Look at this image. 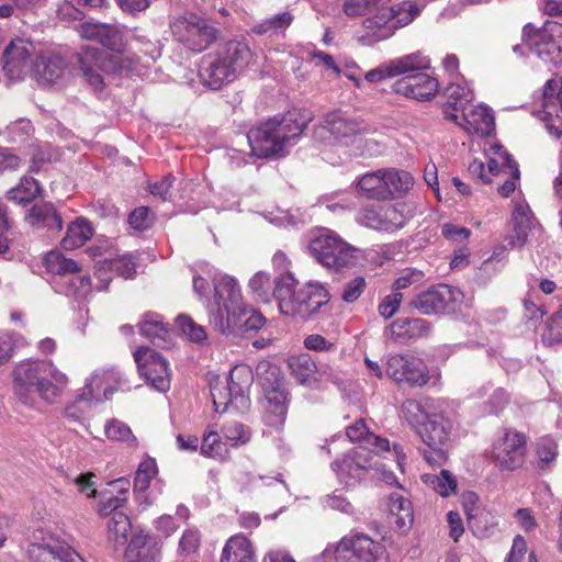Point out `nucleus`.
Wrapping results in <instances>:
<instances>
[{
	"instance_id": "nucleus-46",
	"label": "nucleus",
	"mask_w": 562,
	"mask_h": 562,
	"mask_svg": "<svg viewBox=\"0 0 562 562\" xmlns=\"http://www.w3.org/2000/svg\"><path fill=\"white\" fill-rule=\"evenodd\" d=\"M385 187L387 189V200L400 196L409 191L414 184L409 172L394 168L383 169Z\"/></svg>"
},
{
	"instance_id": "nucleus-7",
	"label": "nucleus",
	"mask_w": 562,
	"mask_h": 562,
	"mask_svg": "<svg viewBox=\"0 0 562 562\" xmlns=\"http://www.w3.org/2000/svg\"><path fill=\"white\" fill-rule=\"evenodd\" d=\"M252 380L250 368L244 364L235 366L225 380H212L210 389L215 411L224 413L232 406L237 412H246L250 406L248 393Z\"/></svg>"
},
{
	"instance_id": "nucleus-51",
	"label": "nucleus",
	"mask_w": 562,
	"mask_h": 562,
	"mask_svg": "<svg viewBox=\"0 0 562 562\" xmlns=\"http://www.w3.org/2000/svg\"><path fill=\"white\" fill-rule=\"evenodd\" d=\"M44 266L48 272L56 274V277H65L81 271L80 266L75 260L66 258L59 251L47 252L44 257Z\"/></svg>"
},
{
	"instance_id": "nucleus-31",
	"label": "nucleus",
	"mask_w": 562,
	"mask_h": 562,
	"mask_svg": "<svg viewBox=\"0 0 562 562\" xmlns=\"http://www.w3.org/2000/svg\"><path fill=\"white\" fill-rule=\"evenodd\" d=\"M82 38L100 43L113 52H123L128 44L124 33L116 26L103 23L86 22L79 26Z\"/></svg>"
},
{
	"instance_id": "nucleus-3",
	"label": "nucleus",
	"mask_w": 562,
	"mask_h": 562,
	"mask_svg": "<svg viewBox=\"0 0 562 562\" xmlns=\"http://www.w3.org/2000/svg\"><path fill=\"white\" fill-rule=\"evenodd\" d=\"M12 389L24 404L35 396L55 403L68 386L69 379L52 360L29 358L16 362L12 370Z\"/></svg>"
},
{
	"instance_id": "nucleus-8",
	"label": "nucleus",
	"mask_w": 562,
	"mask_h": 562,
	"mask_svg": "<svg viewBox=\"0 0 562 562\" xmlns=\"http://www.w3.org/2000/svg\"><path fill=\"white\" fill-rule=\"evenodd\" d=\"M420 12L413 1H405L395 7H382L379 11L363 20L362 40L372 45L394 35L400 27L409 24Z\"/></svg>"
},
{
	"instance_id": "nucleus-19",
	"label": "nucleus",
	"mask_w": 562,
	"mask_h": 562,
	"mask_svg": "<svg viewBox=\"0 0 562 562\" xmlns=\"http://www.w3.org/2000/svg\"><path fill=\"white\" fill-rule=\"evenodd\" d=\"M176 38L190 50L200 53L216 38L217 31L198 16L177 21L172 26Z\"/></svg>"
},
{
	"instance_id": "nucleus-25",
	"label": "nucleus",
	"mask_w": 562,
	"mask_h": 562,
	"mask_svg": "<svg viewBox=\"0 0 562 562\" xmlns=\"http://www.w3.org/2000/svg\"><path fill=\"white\" fill-rule=\"evenodd\" d=\"M526 453V437L514 430H507L493 445V459L502 470L519 468Z\"/></svg>"
},
{
	"instance_id": "nucleus-15",
	"label": "nucleus",
	"mask_w": 562,
	"mask_h": 562,
	"mask_svg": "<svg viewBox=\"0 0 562 562\" xmlns=\"http://www.w3.org/2000/svg\"><path fill=\"white\" fill-rule=\"evenodd\" d=\"M405 204H394L385 207L367 206L361 209L356 221L370 229L394 233L403 228L408 220Z\"/></svg>"
},
{
	"instance_id": "nucleus-41",
	"label": "nucleus",
	"mask_w": 562,
	"mask_h": 562,
	"mask_svg": "<svg viewBox=\"0 0 562 562\" xmlns=\"http://www.w3.org/2000/svg\"><path fill=\"white\" fill-rule=\"evenodd\" d=\"M513 222L516 235L510 237L509 244L521 247L527 239L528 231L532 226V215L529 205L525 201H515Z\"/></svg>"
},
{
	"instance_id": "nucleus-64",
	"label": "nucleus",
	"mask_w": 562,
	"mask_h": 562,
	"mask_svg": "<svg viewBox=\"0 0 562 562\" xmlns=\"http://www.w3.org/2000/svg\"><path fill=\"white\" fill-rule=\"evenodd\" d=\"M292 21L293 16L290 12H281L262 21L260 24L255 26V31L259 34L277 32L288 27Z\"/></svg>"
},
{
	"instance_id": "nucleus-9",
	"label": "nucleus",
	"mask_w": 562,
	"mask_h": 562,
	"mask_svg": "<svg viewBox=\"0 0 562 562\" xmlns=\"http://www.w3.org/2000/svg\"><path fill=\"white\" fill-rule=\"evenodd\" d=\"M311 255L322 266L340 270L355 267L360 260V250L344 241L336 233L324 229L315 236L308 246Z\"/></svg>"
},
{
	"instance_id": "nucleus-20",
	"label": "nucleus",
	"mask_w": 562,
	"mask_h": 562,
	"mask_svg": "<svg viewBox=\"0 0 562 562\" xmlns=\"http://www.w3.org/2000/svg\"><path fill=\"white\" fill-rule=\"evenodd\" d=\"M375 456L367 447L359 446L346 454L342 460H335L331 463V469L340 482L352 485L361 480L368 470L378 469Z\"/></svg>"
},
{
	"instance_id": "nucleus-29",
	"label": "nucleus",
	"mask_w": 562,
	"mask_h": 562,
	"mask_svg": "<svg viewBox=\"0 0 562 562\" xmlns=\"http://www.w3.org/2000/svg\"><path fill=\"white\" fill-rule=\"evenodd\" d=\"M30 562H81V558L66 542L52 536L27 549Z\"/></svg>"
},
{
	"instance_id": "nucleus-36",
	"label": "nucleus",
	"mask_w": 562,
	"mask_h": 562,
	"mask_svg": "<svg viewBox=\"0 0 562 562\" xmlns=\"http://www.w3.org/2000/svg\"><path fill=\"white\" fill-rule=\"evenodd\" d=\"M157 473L158 468L155 459L148 458L139 463L134 479V493L140 505L149 506L156 501L157 495L147 493V490Z\"/></svg>"
},
{
	"instance_id": "nucleus-33",
	"label": "nucleus",
	"mask_w": 562,
	"mask_h": 562,
	"mask_svg": "<svg viewBox=\"0 0 562 562\" xmlns=\"http://www.w3.org/2000/svg\"><path fill=\"white\" fill-rule=\"evenodd\" d=\"M457 124L469 134L481 137L488 136L494 131V116L491 109L477 104L470 110H464L459 115V123Z\"/></svg>"
},
{
	"instance_id": "nucleus-39",
	"label": "nucleus",
	"mask_w": 562,
	"mask_h": 562,
	"mask_svg": "<svg viewBox=\"0 0 562 562\" xmlns=\"http://www.w3.org/2000/svg\"><path fill=\"white\" fill-rule=\"evenodd\" d=\"M346 436L350 441H361L366 443L364 447L378 454L379 452H389L390 442L385 438H381L367 428V425L362 419L357 420L355 424L346 428Z\"/></svg>"
},
{
	"instance_id": "nucleus-30",
	"label": "nucleus",
	"mask_w": 562,
	"mask_h": 562,
	"mask_svg": "<svg viewBox=\"0 0 562 562\" xmlns=\"http://www.w3.org/2000/svg\"><path fill=\"white\" fill-rule=\"evenodd\" d=\"M120 373L113 369L97 370L87 379L85 386L77 395L78 402L89 403L110 398L114 384H120Z\"/></svg>"
},
{
	"instance_id": "nucleus-27",
	"label": "nucleus",
	"mask_w": 562,
	"mask_h": 562,
	"mask_svg": "<svg viewBox=\"0 0 562 562\" xmlns=\"http://www.w3.org/2000/svg\"><path fill=\"white\" fill-rule=\"evenodd\" d=\"M162 543L150 532L135 530L123 553L122 562H160Z\"/></svg>"
},
{
	"instance_id": "nucleus-44",
	"label": "nucleus",
	"mask_w": 562,
	"mask_h": 562,
	"mask_svg": "<svg viewBox=\"0 0 562 562\" xmlns=\"http://www.w3.org/2000/svg\"><path fill=\"white\" fill-rule=\"evenodd\" d=\"M358 191L368 199L387 200L383 169L362 175L357 181Z\"/></svg>"
},
{
	"instance_id": "nucleus-45",
	"label": "nucleus",
	"mask_w": 562,
	"mask_h": 562,
	"mask_svg": "<svg viewBox=\"0 0 562 562\" xmlns=\"http://www.w3.org/2000/svg\"><path fill=\"white\" fill-rule=\"evenodd\" d=\"M93 235L91 224L85 218H77L71 222L65 237L61 239V246L66 250H74L83 246Z\"/></svg>"
},
{
	"instance_id": "nucleus-2",
	"label": "nucleus",
	"mask_w": 562,
	"mask_h": 562,
	"mask_svg": "<svg viewBox=\"0 0 562 562\" xmlns=\"http://www.w3.org/2000/svg\"><path fill=\"white\" fill-rule=\"evenodd\" d=\"M214 295L207 304L211 325L224 335L258 330L265 325L259 312L245 305L235 279L216 273L213 277Z\"/></svg>"
},
{
	"instance_id": "nucleus-14",
	"label": "nucleus",
	"mask_w": 562,
	"mask_h": 562,
	"mask_svg": "<svg viewBox=\"0 0 562 562\" xmlns=\"http://www.w3.org/2000/svg\"><path fill=\"white\" fill-rule=\"evenodd\" d=\"M461 297L462 293L458 289L438 284L417 293L409 305L424 315H439L453 312Z\"/></svg>"
},
{
	"instance_id": "nucleus-12",
	"label": "nucleus",
	"mask_w": 562,
	"mask_h": 562,
	"mask_svg": "<svg viewBox=\"0 0 562 562\" xmlns=\"http://www.w3.org/2000/svg\"><path fill=\"white\" fill-rule=\"evenodd\" d=\"M336 553L339 562H389L385 547L360 532L342 538Z\"/></svg>"
},
{
	"instance_id": "nucleus-17",
	"label": "nucleus",
	"mask_w": 562,
	"mask_h": 562,
	"mask_svg": "<svg viewBox=\"0 0 562 562\" xmlns=\"http://www.w3.org/2000/svg\"><path fill=\"white\" fill-rule=\"evenodd\" d=\"M33 78L42 88L60 89L71 80L68 61L56 54H42L33 64Z\"/></svg>"
},
{
	"instance_id": "nucleus-21",
	"label": "nucleus",
	"mask_w": 562,
	"mask_h": 562,
	"mask_svg": "<svg viewBox=\"0 0 562 562\" xmlns=\"http://www.w3.org/2000/svg\"><path fill=\"white\" fill-rule=\"evenodd\" d=\"M386 374L395 382L409 386H423L429 381V373L424 361L408 355L389 357Z\"/></svg>"
},
{
	"instance_id": "nucleus-58",
	"label": "nucleus",
	"mask_w": 562,
	"mask_h": 562,
	"mask_svg": "<svg viewBox=\"0 0 562 562\" xmlns=\"http://www.w3.org/2000/svg\"><path fill=\"white\" fill-rule=\"evenodd\" d=\"M557 442L552 437H542L536 445L537 464L540 469L549 467L557 457Z\"/></svg>"
},
{
	"instance_id": "nucleus-60",
	"label": "nucleus",
	"mask_w": 562,
	"mask_h": 562,
	"mask_svg": "<svg viewBox=\"0 0 562 562\" xmlns=\"http://www.w3.org/2000/svg\"><path fill=\"white\" fill-rule=\"evenodd\" d=\"M542 342L548 346L562 344V306L548 321Z\"/></svg>"
},
{
	"instance_id": "nucleus-11",
	"label": "nucleus",
	"mask_w": 562,
	"mask_h": 562,
	"mask_svg": "<svg viewBox=\"0 0 562 562\" xmlns=\"http://www.w3.org/2000/svg\"><path fill=\"white\" fill-rule=\"evenodd\" d=\"M531 31L533 27L530 24L524 27L529 49L546 63H562V24L546 22L542 29L535 30L533 35H530Z\"/></svg>"
},
{
	"instance_id": "nucleus-40",
	"label": "nucleus",
	"mask_w": 562,
	"mask_h": 562,
	"mask_svg": "<svg viewBox=\"0 0 562 562\" xmlns=\"http://www.w3.org/2000/svg\"><path fill=\"white\" fill-rule=\"evenodd\" d=\"M140 334L150 339L155 345L166 347L171 339V330L162 322L161 316L155 313H146L139 323Z\"/></svg>"
},
{
	"instance_id": "nucleus-16",
	"label": "nucleus",
	"mask_w": 562,
	"mask_h": 562,
	"mask_svg": "<svg viewBox=\"0 0 562 562\" xmlns=\"http://www.w3.org/2000/svg\"><path fill=\"white\" fill-rule=\"evenodd\" d=\"M258 371L270 373L274 379L273 381H270L269 378H265L262 381V386L268 402V423L272 426L282 425L288 412V392L283 382L279 379L280 369L276 366H271L270 363H261L258 367Z\"/></svg>"
},
{
	"instance_id": "nucleus-42",
	"label": "nucleus",
	"mask_w": 562,
	"mask_h": 562,
	"mask_svg": "<svg viewBox=\"0 0 562 562\" xmlns=\"http://www.w3.org/2000/svg\"><path fill=\"white\" fill-rule=\"evenodd\" d=\"M429 324L423 318H397L390 325L391 335L397 340L414 339L427 336Z\"/></svg>"
},
{
	"instance_id": "nucleus-53",
	"label": "nucleus",
	"mask_w": 562,
	"mask_h": 562,
	"mask_svg": "<svg viewBox=\"0 0 562 562\" xmlns=\"http://www.w3.org/2000/svg\"><path fill=\"white\" fill-rule=\"evenodd\" d=\"M227 443L221 440L216 431H207L204 434L201 442V453L209 458L225 460L227 457Z\"/></svg>"
},
{
	"instance_id": "nucleus-49",
	"label": "nucleus",
	"mask_w": 562,
	"mask_h": 562,
	"mask_svg": "<svg viewBox=\"0 0 562 562\" xmlns=\"http://www.w3.org/2000/svg\"><path fill=\"white\" fill-rule=\"evenodd\" d=\"M131 520L124 513H113L106 522L108 539L115 547L127 543L131 531Z\"/></svg>"
},
{
	"instance_id": "nucleus-43",
	"label": "nucleus",
	"mask_w": 562,
	"mask_h": 562,
	"mask_svg": "<svg viewBox=\"0 0 562 562\" xmlns=\"http://www.w3.org/2000/svg\"><path fill=\"white\" fill-rule=\"evenodd\" d=\"M26 222L32 226L47 227L48 229H61V218L53 204H34L25 216Z\"/></svg>"
},
{
	"instance_id": "nucleus-50",
	"label": "nucleus",
	"mask_w": 562,
	"mask_h": 562,
	"mask_svg": "<svg viewBox=\"0 0 562 562\" xmlns=\"http://www.w3.org/2000/svg\"><path fill=\"white\" fill-rule=\"evenodd\" d=\"M176 178L171 175L162 178L161 180L149 186V191L154 196L159 198L161 201H171L176 198L184 199L183 191L190 186L187 180H181L178 183V193L172 191Z\"/></svg>"
},
{
	"instance_id": "nucleus-23",
	"label": "nucleus",
	"mask_w": 562,
	"mask_h": 562,
	"mask_svg": "<svg viewBox=\"0 0 562 562\" xmlns=\"http://www.w3.org/2000/svg\"><path fill=\"white\" fill-rule=\"evenodd\" d=\"M367 130L364 123L346 112L333 111L325 115L323 123L318 126L316 135L323 137L329 133L335 142L349 145L355 138Z\"/></svg>"
},
{
	"instance_id": "nucleus-55",
	"label": "nucleus",
	"mask_w": 562,
	"mask_h": 562,
	"mask_svg": "<svg viewBox=\"0 0 562 562\" xmlns=\"http://www.w3.org/2000/svg\"><path fill=\"white\" fill-rule=\"evenodd\" d=\"M104 432L108 439L123 441L131 446H136L137 439L131 428L119 419H111L104 425Z\"/></svg>"
},
{
	"instance_id": "nucleus-63",
	"label": "nucleus",
	"mask_w": 562,
	"mask_h": 562,
	"mask_svg": "<svg viewBox=\"0 0 562 562\" xmlns=\"http://www.w3.org/2000/svg\"><path fill=\"white\" fill-rule=\"evenodd\" d=\"M105 265L109 269H113V271L125 279L132 278L136 273V265L131 255L106 258Z\"/></svg>"
},
{
	"instance_id": "nucleus-26",
	"label": "nucleus",
	"mask_w": 562,
	"mask_h": 562,
	"mask_svg": "<svg viewBox=\"0 0 562 562\" xmlns=\"http://www.w3.org/2000/svg\"><path fill=\"white\" fill-rule=\"evenodd\" d=\"M485 151L488 157V172L493 176H497L502 172L509 175V178L497 189L501 195L505 198L509 196L515 191L517 180H519L520 177L517 162L502 145L491 144Z\"/></svg>"
},
{
	"instance_id": "nucleus-13",
	"label": "nucleus",
	"mask_w": 562,
	"mask_h": 562,
	"mask_svg": "<svg viewBox=\"0 0 562 562\" xmlns=\"http://www.w3.org/2000/svg\"><path fill=\"white\" fill-rule=\"evenodd\" d=\"M430 68V59L422 52H415L401 57L389 59L369 70L364 79L370 83H379L389 78L413 76Z\"/></svg>"
},
{
	"instance_id": "nucleus-34",
	"label": "nucleus",
	"mask_w": 562,
	"mask_h": 562,
	"mask_svg": "<svg viewBox=\"0 0 562 562\" xmlns=\"http://www.w3.org/2000/svg\"><path fill=\"white\" fill-rule=\"evenodd\" d=\"M79 67L86 81L94 89L100 90L103 86L101 69H105V60L102 53L92 46H86L78 55Z\"/></svg>"
},
{
	"instance_id": "nucleus-57",
	"label": "nucleus",
	"mask_w": 562,
	"mask_h": 562,
	"mask_svg": "<svg viewBox=\"0 0 562 562\" xmlns=\"http://www.w3.org/2000/svg\"><path fill=\"white\" fill-rule=\"evenodd\" d=\"M114 484L120 485L121 495L119 496H109L103 497L99 503V514L102 516L113 515V513H119L117 509L123 506L126 502V496L124 491L127 490L130 483L125 479H119L114 482Z\"/></svg>"
},
{
	"instance_id": "nucleus-52",
	"label": "nucleus",
	"mask_w": 562,
	"mask_h": 562,
	"mask_svg": "<svg viewBox=\"0 0 562 562\" xmlns=\"http://www.w3.org/2000/svg\"><path fill=\"white\" fill-rule=\"evenodd\" d=\"M41 193L38 182L32 177H23L21 182L7 192V198L18 203H29Z\"/></svg>"
},
{
	"instance_id": "nucleus-38",
	"label": "nucleus",
	"mask_w": 562,
	"mask_h": 562,
	"mask_svg": "<svg viewBox=\"0 0 562 562\" xmlns=\"http://www.w3.org/2000/svg\"><path fill=\"white\" fill-rule=\"evenodd\" d=\"M221 562H256L249 539L241 533L232 536L224 546Z\"/></svg>"
},
{
	"instance_id": "nucleus-6",
	"label": "nucleus",
	"mask_w": 562,
	"mask_h": 562,
	"mask_svg": "<svg viewBox=\"0 0 562 562\" xmlns=\"http://www.w3.org/2000/svg\"><path fill=\"white\" fill-rule=\"evenodd\" d=\"M297 283L290 271L273 279L272 294L282 314L308 318L329 302V293L319 282H307L300 290Z\"/></svg>"
},
{
	"instance_id": "nucleus-28",
	"label": "nucleus",
	"mask_w": 562,
	"mask_h": 562,
	"mask_svg": "<svg viewBox=\"0 0 562 562\" xmlns=\"http://www.w3.org/2000/svg\"><path fill=\"white\" fill-rule=\"evenodd\" d=\"M438 90V80L425 72L402 77L392 85L394 93L417 101L431 100Z\"/></svg>"
},
{
	"instance_id": "nucleus-47",
	"label": "nucleus",
	"mask_w": 562,
	"mask_h": 562,
	"mask_svg": "<svg viewBox=\"0 0 562 562\" xmlns=\"http://www.w3.org/2000/svg\"><path fill=\"white\" fill-rule=\"evenodd\" d=\"M390 514L393 524L400 530H407L413 524V509L411 502L402 495L393 494L390 497Z\"/></svg>"
},
{
	"instance_id": "nucleus-18",
	"label": "nucleus",
	"mask_w": 562,
	"mask_h": 562,
	"mask_svg": "<svg viewBox=\"0 0 562 562\" xmlns=\"http://www.w3.org/2000/svg\"><path fill=\"white\" fill-rule=\"evenodd\" d=\"M539 119L554 137L562 135V78L547 80L540 100Z\"/></svg>"
},
{
	"instance_id": "nucleus-35",
	"label": "nucleus",
	"mask_w": 562,
	"mask_h": 562,
	"mask_svg": "<svg viewBox=\"0 0 562 562\" xmlns=\"http://www.w3.org/2000/svg\"><path fill=\"white\" fill-rule=\"evenodd\" d=\"M53 288L57 293L77 301L86 300L92 291L90 277L80 272L55 277Z\"/></svg>"
},
{
	"instance_id": "nucleus-5",
	"label": "nucleus",
	"mask_w": 562,
	"mask_h": 562,
	"mask_svg": "<svg viewBox=\"0 0 562 562\" xmlns=\"http://www.w3.org/2000/svg\"><path fill=\"white\" fill-rule=\"evenodd\" d=\"M252 52L244 40H231L201 59L199 77L203 86L218 90L235 81L251 64Z\"/></svg>"
},
{
	"instance_id": "nucleus-32",
	"label": "nucleus",
	"mask_w": 562,
	"mask_h": 562,
	"mask_svg": "<svg viewBox=\"0 0 562 562\" xmlns=\"http://www.w3.org/2000/svg\"><path fill=\"white\" fill-rule=\"evenodd\" d=\"M447 103L443 105V114L447 120L459 123L458 112L467 110V105L473 101L474 92L463 79L450 82L445 89Z\"/></svg>"
},
{
	"instance_id": "nucleus-61",
	"label": "nucleus",
	"mask_w": 562,
	"mask_h": 562,
	"mask_svg": "<svg viewBox=\"0 0 562 562\" xmlns=\"http://www.w3.org/2000/svg\"><path fill=\"white\" fill-rule=\"evenodd\" d=\"M385 0H344L342 12L348 18H357L370 13L379 3Z\"/></svg>"
},
{
	"instance_id": "nucleus-48",
	"label": "nucleus",
	"mask_w": 562,
	"mask_h": 562,
	"mask_svg": "<svg viewBox=\"0 0 562 562\" xmlns=\"http://www.w3.org/2000/svg\"><path fill=\"white\" fill-rule=\"evenodd\" d=\"M422 480L442 497H449L457 493L458 482L454 475L448 470H441L439 474L425 473L422 475Z\"/></svg>"
},
{
	"instance_id": "nucleus-24",
	"label": "nucleus",
	"mask_w": 562,
	"mask_h": 562,
	"mask_svg": "<svg viewBox=\"0 0 562 562\" xmlns=\"http://www.w3.org/2000/svg\"><path fill=\"white\" fill-rule=\"evenodd\" d=\"M32 42L16 37L13 38L2 53V69L11 81L24 79L31 65V56L34 53Z\"/></svg>"
},
{
	"instance_id": "nucleus-54",
	"label": "nucleus",
	"mask_w": 562,
	"mask_h": 562,
	"mask_svg": "<svg viewBox=\"0 0 562 562\" xmlns=\"http://www.w3.org/2000/svg\"><path fill=\"white\" fill-rule=\"evenodd\" d=\"M249 288L257 299L269 303L273 297V281L267 272L259 271L249 280Z\"/></svg>"
},
{
	"instance_id": "nucleus-56",
	"label": "nucleus",
	"mask_w": 562,
	"mask_h": 562,
	"mask_svg": "<svg viewBox=\"0 0 562 562\" xmlns=\"http://www.w3.org/2000/svg\"><path fill=\"white\" fill-rule=\"evenodd\" d=\"M226 443L231 447H239L250 441V430L241 423H227L223 427Z\"/></svg>"
},
{
	"instance_id": "nucleus-10",
	"label": "nucleus",
	"mask_w": 562,
	"mask_h": 562,
	"mask_svg": "<svg viewBox=\"0 0 562 562\" xmlns=\"http://www.w3.org/2000/svg\"><path fill=\"white\" fill-rule=\"evenodd\" d=\"M128 46L131 52L114 61V70L120 75L143 77L161 56L159 43L137 32L131 35Z\"/></svg>"
},
{
	"instance_id": "nucleus-4",
	"label": "nucleus",
	"mask_w": 562,
	"mask_h": 562,
	"mask_svg": "<svg viewBox=\"0 0 562 562\" xmlns=\"http://www.w3.org/2000/svg\"><path fill=\"white\" fill-rule=\"evenodd\" d=\"M310 121L308 113L291 111L261 122L247 134L251 154L258 158L285 156L302 136Z\"/></svg>"
},
{
	"instance_id": "nucleus-1",
	"label": "nucleus",
	"mask_w": 562,
	"mask_h": 562,
	"mask_svg": "<svg viewBox=\"0 0 562 562\" xmlns=\"http://www.w3.org/2000/svg\"><path fill=\"white\" fill-rule=\"evenodd\" d=\"M402 412L425 445L420 452L427 463L442 465L448 459L454 427L448 404L440 398H426L423 402L406 400Z\"/></svg>"
},
{
	"instance_id": "nucleus-59",
	"label": "nucleus",
	"mask_w": 562,
	"mask_h": 562,
	"mask_svg": "<svg viewBox=\"0 0 562 562\" xmlns=\"http://www.w3.org/2000/svg\"><path fill=\"white\" fill-rule=\"evenodd\" d=\"M467 514L469 528L479 537H485L488 531V527L495 525L491 514L484 510L474 512V509H469L467 507Z\"/></svg>"
},
{
	"instance_id": "nucleus-22",
	"label": "nucleus",
	"mask_w": 562,
	"mask_h": 562,
	"mask_svg": "<svg viewBox=\"0 0 562 562\" xmlns=\"http://www.w3.org/2000/svg\"><path fill=\"white\" fill-rule=\"evenodd\" d=\"M138 371L157 391L166 392L170 387L168 363L158 352L149 347H139L134 352Z\"/></svg>"
},
{
	"instance_id": "nucleus-62",
	"label": "nucleus",
	"mask_w": 562,
	"mask_h": 562,
	"mask_svg": "<svg viewBox=\"0 0 562 562\" xmlns=\"http://www.w3.org/2000/svg\"><path fill=\"white\" fill-rule=\"evenodd\" d=\"M177 324L180 330L193 342H202L206 340L207 335L205 328L196 324L191 317L187 315H179Z\"/></svg>"
},
{
	"instance_id": "nucleus-37",
	"label": "nucleus",
	"mask_w": 562,
	"mask_h": 562,
	"mask_svg": "<svg viewBox=\"0 0 562 562\" xmlns=\"http://www.w3.org/2000/svg\"><path fill=\"white\" fill-rule=\"evenodd\" d=\"M288 367L296 382L308 387L316 386L321 370L311 355L300 353L290 357Z\"/></svg>"
}]
</instances>
